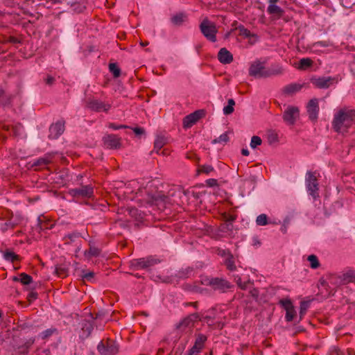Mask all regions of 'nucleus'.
Here are the masks:
<instances>
[{
	"label": "nucleus",
	"instance_id": "nucleus-54",
	"mask_svg": "<svg viewBox=\"0 0 355 355\" xmlns=\"http://www.w3.org/2000/svg\"><path fill=\"white\" fill-rule=\"evenodd\" d=\"M95 273L94 272H88L82 275L83 281L92 282L94 277Z\"/></svg>",
	"mask_w": 355,
	"mask_h": 355
},
{
	"label": "nucleus",
	"instance_id": "nucleus-47",
	"mask_svg": "<svg viewBox=\"0 0 355 355\" xmlns=\"http://www.w3.org/2000/svg\"><path fill=\"white\" fill-rule=\"evenodd\" d=\"M256 223L258 225L263 226L268 224V216L265 214H261L257 217Z\"/></svg>",
	"mask_w": 355,
	"mask_h": 355
},
{
	"label": "nucleus",
	"instance_id": "nucleus-21",
	"mask_svg": "<svg viewBox=\"0 0 355 355\" xmlns=\"http://www.w3.org/2000/svg\"><path fill=\"white\" fill-rule=\"evenodd\" d=\"M218 59L222 64H230L233 61V55L225 48H222L218 51Z\"/></svg>",
	"mask_w": 355,
	"mask_h": 355
},
{
	"label": "nucleus",
	"instance_id": "nucleus-60",
	"mask_svg": "<svg viewBox=\"0 0 355 355\" xmlns=\"http://www.w3.org/2000/svg\"><path fill=\"white\" fill-rule=\"evenodd\" d=\"M37 292H34V291H31L28 295V300L29 302H31L33 300H35L37 298Z\"/></svg>",
	"mask_w": 355,
	"mask_h": 355
},
{
	"label": "nucleus",
	"instance_id": "nucleus-22",
	"mask_svg": "<svg viewBox=\"0 0 355 355\" xmlns=\"http://www.w3.org/2000/svg\"><path fill=\"white\" fill-rule=\"evenodd\" d=\"M188 20L187 15L184 12H177L171 17V22L175 26H181Z\"/></svg>",
	"mask_w": 355,
	"mask_h": 355
},
{
	"label": "nucleus",
	"instance_id": "nucleus-43",
	"mask_svg": "<svg viewBox=\"0 0 355 355\" xmlns=\"http://www.w3.org/2000/svg\"><path fill=\"white\" fill-rule=\"evenodd\" d=\"M2 43L3 44L11 43V44H21L22 43V39L10 35V36H8V37H4V39L2 41Z\"/></svg>",
	"mask_w": 355,
	"mask_h": 355
},
{
	"label": "nucleus",
	"instance_id": "nucleus-6",
	"mask_svg": "<svg viewBox=\"0 0 355 355\" xmlns=\"http://www.w3.org/2000/svg\"><path fill=\"white\" fill-rule=\"evenodd\" d=\"M306 186L309 193L315 199L319 196L318 190L319 184L318 179L315 173L311 171H307L306 177Z\"/></svg>",
	"mask_w": 355,
	"mask_h": 355
},
{
	"label": "nucleus",
	"instance_id": "nucleus-20",
	"mask_svg": "<svg viewBox=\"0 0 355 355\" xmlns=\"http://www.w3.org/2000/svg\"><path fill=\"white\" fill-rule=\"evenodd\" d=\"M87 107L96 112H101L102 110L107 112L110 108L109 104H105L103 102L98 100H92L88 101Z\"/></svg>",
	"mask_w": 355,
	"mask_h": 355
},
{
	"label": "nucleus",
	"instance_id": "nucleus-5",
	"mask_svg": "<svg viewBox=\"0 0 355 355\" xmlns=\"http://www.w3.org/2000/svg\"><path fill=\"white\" fill-rule=\"evenodd\" d=\"M97 349L101 355H116L119 351V346L115 340L107 338L98 343Z\"/></svg>",
	"mask_w": 355,
	"mask_h": 355
},
{
	"label": "nucleus",
	"instance_id": "nucleus-40",
	"mask_svg": "<svg viewBox=\"0 0 355 355\" xmlns=\"http://www.w3.org/2000/svg\"><path fill=\"white\" fill-rule=\"evenodd\" d=\"M310 302L309 301H302L300 305V320L303 318L306 313L307 309L309 308Z\"/></svg>",
	"mask_w": 355,
	"mask_h": 355
},
{
	"label": "nucleus",
	"instance_id": "nucleus-38",
	"mask_svg": "<svg viewBox=\"0 0 355 355\" xmlns=\"http://www.w3.org/2000/svg\"><path fill=\"white\" fill-rule=\"evenodd\" d=\"M237 29L239 31V35L245 37V38H250L256 36L255 34L252 33L248 28H245L243 25H239Z\"/></svg>",
	"mask_w": 355,
	"mask_h": 355
},
{
	"label": "nucleus",
	"instance_id": "nucleus-23",
	"mask_svg": "<svg viewBox=\"0 0 355 355\" xmlns=\"http://www.w3.org/2000/svg\"><path fill=\"white\" fill-rule=\"evenodd\" d=\"M284 72V69L282 66L278 64H273L268 68H267L266 71V78L272 76H278L282 74Z\"/></svg>",
	"mask_w": 355,
	"mask_h": 355
},
{
	"label": "nucleus",
	"instance_id": "nucleus-61",
	"mask_svg": "<svg viewBox=\"0 0 355 355\" xmlns=\"http://www.w3.org/2000/svg\"><path fill=\"white\" fill-rule=\"evenodd\" d=\"M80 234L78 233H72L68 234L66 237H67L71 241H74L76 239L79 238Z\"/></svg>",
	"mask_w": 355,
	"mask_h": 355
},
{
	"label": "nucleus",
	"instance_id": "nucleus-42",
	"mask_svg": "<svg viewBox=\"0 0 355 355\" xmlns=\"http://www.w3.org/2000/svg\"><path fill=\"white\" fill-rule=\"evenodd\" d=\"M313 60L309 58H302L300 60L299 69H306L313 65Z\"/></svg>",
	"mask_w": 355,
	"mask_h": 355
},
{
	"label": "nucleus",
	"instance_id": "nucleus-49",
	"mask_svg": "<svg viewBox=\"0 0 355 355\" xmlns=\"http://www.w3.org/2000/svg\"><path fill=\"white\" fill-rule=\"evenodd\" d=\"M71 6L73 8V10L78 13L83 12L86 8L85 6L80 3V2H74L71 3Z\"/></svg>",
	"mask_w": 355,
	"mask_h": 355
},
{
	"label": "nucleus",
	"instance_id": "nucleus-18",
	"mask_svg": "<svg viewBox=\"0 0 355 355\" xmlns=\"http://www.w3.org/2000/svg\"><path fill=\"white\" fill-rule=\"evenodd\" d=\"M334 78L331 77L313 78L311 82L318 88H329L334 82Z\"/></svg>",
	"mask_w": 355,
	"mask_h": 355
},
{
	"label": "nucleus",
	"instance_id": "nucleus-1",
	"mask_svg": "<svg viewBox=\"0 0 355 355\" xmlns=\"http://www.w3.org/2000/svg\"><path fill=\"white\" fill-rule=\"evenodd\" d=\"M355 122V109H340L335 115L332 121V128L336 132H347Z\"/></svg>",
	"mask_w": 355,
	"mask_h": 355
},
{
	"label": "nucleus",
	"instance_id": "nucleus-46",
	"mask_svg": "<svg viewBox=\"0 0 355 355\" xmlns=\"http://www.w3.org/2000/svg\"><path fill=\"white\" fill-rule=\"evenodd\" d=\"M19 277L20 282L24 285H29L33 282V277L25 272L21 273Z\"/></svg>",
	"mask_w": 355,
	"mask_h": 355
},
{
	"label": "nucleus",
	"instance_id": "nucleus-16",
	"mask_svg": "<svg viewBox=\"0 0 355 355\" xmlns=\"http://www.w3.org/2000/svg\"><path fill=\"white\" fill-rule=\"evenodd\" d=\"M306 109L309 119L315 121L319 112L318 100L317 98L311 99L307 104Z\"/></svg>",
	"mask_w": 355,
	"mask_h": 355
},
{
	"label": "nucleus",
	"instance_id": "nucleus-25",
	"mask_svg": "<svg viewBox=\"0 0 355 355\" xmlns=\"http://www.w3.org/2000/svg\"><path fill=\"white\" fill-rule=\"evenodd\" d=\"M13 96L7 94L3 89H0V106H7L10 105L12 101Z\"/></svg>",
	"mask_w": 355,
	"mask_h": 355
},
{
	"label": "nucleus",
	"instance_id": "nucleus-58",
	"mask_svg": "<svg viewBox=\"0 0 355 355\" xmlns=\"http://www.w3.org/2000/svg\"><path fill=\"white\" fill-rule=\"evenodd\" d=\"M218 254L222 257H227L232 254L229 250H218Z\"/></svg>",
	"mask_w": 355,
	"mask_h": 355
},
{
	"label": "nucleus",
	"instance_id": "nucleus-51",
	"mask_svg": "<svg viewBox=\"0 0 355 355\" xmlns=\"http://www.w3.org/2000/svg\"><path fill=\"white\" fill-rule=\"evenodd\" d=\"M261 143H262V140H261V139L259 137H258V136H253L251 138L250 147L252 148H255L258 146H260L261 144Z\"/></svg>",
	"mask_w": 355,
	"mask_h": 355
},
{
	"label": "nucleus",
	"instance_id": "nucleus-26",
	"mask_svg": "<svg viewBox=\"0 0 355 355\" xmlns=\"http://www.w3.org/2000/svg\"><path fill=\"white\" fill-rule=\"evenodd\" d=\"M81 329L83 331V336L85 338H88L93 331V324L91 321L85 320L82 322Z\"/></svg>",
	"mask_w": 355,
	"mask_h": 355
},
{
	"label": "nucleus",
	"instance_id": "nucleus-24",
	"mask_svg": "<svg viewBox=\"0 0 355 355\" xmlns=\"http://www.w3.org/2000/svg\"><path fill=\"white\" fill-rule=\"evenodd\" d=\"M267 12L269 15L276 16L277 19L281 18L284 14V10L276 4L268 5Z\"/></svg>",
	"mask_w": 355,
	"mask_h": 355
},
{
	"label": "nucleus",
	"instance_id": "nucleus-62",
	"mask_svg": "<svg viewBox=\"0 0 355 355\" xmlns=\"http://www.w3.org/2000/svg\"><path fill=\"white\" fill-rule=\"evenodd\" d=\"M55 78L51 76H48L45 80L46 83L49 85H52L55 83Z\"/></svg>",
	"mask_w": 355,
	"mask_h": 355
},
{
	"label": "nucleus",
	"instance_id": "nucleus-19",
	"mask_svg": "<svg viewBox=\"0 0 355 355\" xmlns=\"http://www.w3.org/2000/svg\"><path fill=\"white\" fill-rule=\"evenodd\" d=\"M304 85L305 84L291 83L284 86L282 89V92L285 96H291L300 92Z\"/></svg>",
	"mask_w": 355,
	"mask_h": 355
},
{
	"label": "nucleus",
	"instance_id": "nucleus-17",
	"mask_svg": "<svg viewBox=\"0 0 355 355\" xmlns=\"http://www.w3.org/2000/svg\"><path fill=\"white\" fill-rule=\"evenodd\" d=\"M104 145L110 149H116L121 147V138L116 135H107L103 137Z\"/></svg>",
	"mask_w": 355,
	"mask_h": 355
},
{
	"label": "nucleus",
	"instance_id": "nucleus-30",
	"mask_svg": "<svg viewBox=\"0 0 355 355\" xmlns=\"http://www.w3.org/2000/svg\"><path fill=\"white\" fill-rule=\"evenodd\" d=\"M224 264L226 268L230 271H234L236 269L233 254L225 258L224 260Z\"/></svg>",
	"mask_w": 355,
	"mask_h": 355
},
{
	"label": "nucleus",
	"instance_id": "nucleus-12",
	"mask_svg": "<svg viewBox=\"0 0 355 355\" xmlns=\"http://www.w3.org/2000/svg\"><path fill=\"white\" fill-rule=\"evenodd\" d=\"M65 121L60 119L55 123H52L49 127V138L51 139H58L65 130Z\"/></svg>",
	"mask_w": 355,
	"mask_h": 355
},
{
	"label": "nucleus",
	"instance_id": "nucleus-48",
	"mask_svg": "<svg viewBox=\"0 0 355 355\" xmlns=\"http://www.w3.org/2000/svg\"><path fill=\"white\" fill-rule=\"evenodd\" d=\"M229 141V136L227 134V132L222 134L218 137L214 139L212 141L213 144H218V143H227Z\"/></svg>",
	"mask_w": 355,
	"mask_h": 355
},
{
	"label": "nucleus",
	"instance_id": "nucleus-15",
	"mask_svg": "<svg viewBox=\"0 0 355 355\" xmlns=\"http://www.w3.org/2000/svg\"><path fill=\"white\" fill-rule=\"evenodd\" d=\"M207 338L204 334H198L196 338L193 346L188 351L186 355H197L202 349Z\"/></svg>",
	"mask_w": 355,
	"mask_h": 355
},
{
	"label": "nucleus",
	"instance_id": "nucleus-4",
	"mask_svg": "<svg viewBox=\"0 0 355 355\" xmlns=\"http://www.w3.org/2000/svg\"><path fill=\"white\" fill-rule=\"evenodd\" d=\"M200 32L209 41L215 42L216 41V33L218 32L215 23L207 18H205L199 25Z\"/></svg>",
	"mask_w": 355,
	"mask_h": 355
},
{
	"label": "nucleus",
	"instance_id": "nucleus-29",
	"mask_svg": "<svg viewBox=\"0 0 355 355\" xmlns=\"http://www.w3.org/2000/svg\"><path fill=\"white\" fill-rule=\"evenodd\" d=\"M223 219L226 222L225 227L227 230H232V222L236 220V216L234 215H231L227 213H225L222 215Z\"/></svg>",
	"mask_w": 355,
	"mask_h": 355
},
{
	"label": "nucleus",
	"instance_id": "nucleus-2",
	"mask_svg": "<svg viewBox=\"0 0 355 355\" xmlns=\"http://www.w3.org/2000/svg\"><path fill=\"white\" fill-rule=\"evenodd\" d=\"M144 200L149 206H155L157 209L162 211L166 208L169 198L161 192H157L155 194L148 193Z\"/></svg>",
	"mask_w": 355,
	"mask_h": 355
},
{
	"label": "nucleus",
	"instance_id": "nucleus-63",
	"mask_svg": "<svg viewBox=\"0 0 355 355\" xmlns=\"http://www.w3.org/2000/svg\"><path fill=\"white\" fill-rule=\"evenodd\" d=\"M187 158L189 159H197L199 161V158L197 157V155L195 153H188L187 154Z\"/></svg>",
	"mask_w": 355,
	"mask_h": 355
},
{
	"label": "nucleus",
	"instance_id": "nucleus-9",
	"mask_svg": "<svg viewBox=\"0 0 355 355\" xmlns=\"http://www.w3.org/2000/svg\"><path fill=\"white\" fill-rule=\"evenodd\" d=\"M233 287L234 285L226 279L222 277H214L211 286V289L213 291H218L220 293H225Z\"/></svg>",
	"mask_w": 355,
	"mask_h": 355
},
{
	"label": "nucleus",
	"instance_id": "nucleus-27",
	"mask_svg": "<svg viewBox=\"0 0 355 355\" xmlns=\"http://www.w3.org/2000/svg\"><path fill=\"white\" fill-rule=\"evenodd\" d=\"M37 225L40 230L51 229L53 226L51 221L45 220L44 217L42 216L37 218Z\"/></svg>",
	"mask_w": 355,
	"mask_h": 355
},
{
	"label": "nucleus",
	"instance_id": "nucleus-3",
	"mask_svg": "<svg viewBox=\"0 0 355 355\" xmlns=\"http://www.w3.org/2000/svg\"><path fill=\"white\" fill-rule=\"evenodd\" d=\"M159 259H156L153 256L134 259L130 261V268L132 270L141 269L148 270L152 266L159 263Z\"/></svg>",
	"mask_w": 355,
	"mask_h": 355
},
{
	"label": "nucleus",
	"instance_id": "nucleus-44",
	"mask_svg": "<svg viewBox=\"0 0 355 355\" xmlns=\"http://www.w3.org/2000/svg\"><path fill=\"white\" fill-rule=\"evenodd\" d=\"M307 260L310 262L311 268L316 269L320 266L318 259L315 254L309 255L307 258Z\"/></svg>",
	"mask_w": 355,
	"mask_h": 355
},
{
	"label": "nucleus",
	"instance_id": "nucleus-45",
	"mask_svg": "<svg viewBox=\"0 0 355 355\" xmlns=\"http://www.w3.org/2000/svg\"><path fill=\"white\" fill-rule=\"evenodd\" d=\"M128 212L132 217H134L137 220H140L143 218V214L135 207L129 208Z\"/></svg>",
	"mask_w": 355,
	"mask_h": 355
},
{
	"label": "nucleus",
	"instance_id": "nucleus-56",
	"mask_svg": "<svg viewBox=\"0 0 355 355\" xmlns=\"http://www.w3.org/2000/svg\"><path fill=\"white\" fill-rule=\"evenodd\" d=\"M268 140L269 144H270L278 141L277 135L275 133H273V132L271 134H269L268 135Z\"/></svg>",
	"mask_w": 355,
	"mask_h": 355
},
{
	"label": "nucleus",
	"instance_id": "nucleus-32",
	"mask_svg": "<svg viewBox=\"0 0 355 355\" xmlns=\"http://www.w3.org/2000/svg\"><path fill=\"white\" fill-rule=\"evenodd\" d=\"M3 258L8 261L14 263L20 260V257L12 251L6 250L3 254Z\"/></svg>",
	"mask_w": 355,
	"mask_h": 355
},
{
	"label": "nucleus",
	"instance_id": "nucleus-39",
	"mask_svg": "<svg viewBox=\"0 0 355 355\" xmlns=\"http://www.w3.org/2000/svg\"><path fill=\"white\" fill-rule=\"evenodd\" d=\"M188 289L191 292L200 294H205L207 293V288H202L200 285H198L196 284L189 285Z\"/></svg>",
	"mask_w": 355,
	"mask_h": 355
},
{
	"label": "nucleus",
	"instance_id": "nucleus-33",
	"mask_svg": "<svg viewBox=\"0 0 355 355\" xmlns=\"http://www.w3.org/2000/svg\"><path fill=\"white\" fill-rule=\"evenodd\" d=\"M55 273L61 278L68 275V268L64 265H57L55 268Z\"/></svg>",
	"mask_w": 355,
	"mask_h": 355
},
{
	"label": "nucleus",
	"instance_id": "nucleus-57",
	"mask_svg": "<svg viewBox=\"0 0 355 355\" xmlns=\"http://www.w3.org/2000/svg\"><path fill=\"white\" fill-rule=\"evenodd\" d=\"M206 184L209 187H214L218 186V181L214 178L208 179L206 180Z\"/></svg>",
	"mask_w": 355,
	"mask_h": 355
},
{
	"label": "nucleus",
	"instance_id": "nucleus-36",
	"mask_svg": "<svg viewBox=\"0 0 355 355\" xmlns=\"http://www.w3.org/2000/svg\"><path fill=\"white\" fill-rule=\"evenodd\" d=\"M109 70L115 78H119L121 76V69L119 67L116 63H110Z\"/></svg>",
	"mask_w": 355,
	"mask_h": 355
},
{
	"label": "nucleus",
	"instance_id": "nucleus-59",
	"mask_svg": "<svg viewBox=\"0 0 355 355\" xmlns=\"http://www.w3.org/2000/svg\"><path fill=\"white\" fill-rule=\"evenodd\" d=\"M133 132L136 135H145V130L141 127H135L132 128Z\"/></svg>",
	"mask_w": 355,
	"mask_h": 355
},
{
	"label": "nucleus",
	"instance_id": "nucleus-11",
	"mask_svg": "<svg viewBox=\"0 0 355 355\" xmlns=\"http://www.w3.org/2000/svg\"><path fill=\"white\" fill-rule=\"evenodd\" d=\"M93 193V187L90 185H84L79 188L71 189L69 191V193L74 198H91Z\"/></svg>",
	"mask_w": 355,
	"mask_h": 355
},
{
	"label": "nucleus",
	"instance_id": "nucleus-53",
	"mask_svg": "<svg viewBox=\"0 0 355 355\" xmlns=\"http://www.w3.org/2000/svg\"><path fill=\"white\" fill-rule=\"evenodd\" d=\"M214 277H204L200 279V284L211 288Z\"/></svg>",
	"mask_w": 355,
	"mask_h": 355
},
{
	"label": "nucleus",
	"instance_id": "nucleus-35",
	"mask_svg": "<svg viewBox=\"0 0 355 355\" xmlns=\"http://www.w3.org/2000/svg\"><path fill=\"white\" fill-rule=\"evenodd\" d=\"M18 225V223L12 220V217L8 219L4 224L2 225L1 230L3 232H6L8 229H14Z\"/></svg>",
	"mask_w": 355,
	"mask_h": 355
},
{
	"label": "nucleus",
	"instance_id": "nucleus-8",
	"mask_svg": "<svg viewBox=\"0 0 355 355\" xmlns=\"http://www.w3.org/2000/svg\"><path fill=\"white\" fill-rule=\"evenodd\" d=\"M201 318L198 313H191L184 318L176 324V329L184 331L187 328L191 329L196 322L200 321Z\"/></svg>",
	"mask_w": 355,
	"mask_h": 355
},
{
	"label": "nucleus",
	"instance_id": "nucleus-13",
	"mask_svg": "<svg viewBox=\"0 0 355 355\" xmlns=\"http://www.w3.org/2000/svg\"><path fill=\"white\" fill-rule=\"evenodd\" d=\"M299 116V109L297 107L289 106L283 114L284 121L290 125L295 124Z\"/></svg>",
	"mask_w": 355,
	"mask_h": 355
},
{
	"label": "nucleus",
	"instance_id": "nucleus-41",
	"mask_svg": "<svg viewBox=\"0 0 355 355\" xmlns=\"http://www.w3.org/2000/svg\"><path fill=\"white\" fill-rule=\"evenodd\" d=\"M227 103H228L227 105L225 106L223 108V113L225 115L231 114L234 110V106L235 105L234 100L232 98H230L228 100Z\"/></svg>",
	"mask_w": 355,
	"mask_h": 355
},
{
	"label": "nucleus",
	"instance_id": "nucleus-31",
	"mask_svg": "<svg viewBox=\"0 0 355 355\" xmlns=\"http://www.w3.org/2000/svg\"><path fill=\"white\" fill-rule=\"evenodd\" d=\"M341 280L344 282V283L355 282V271L353 270H349L347 272L343 273L341 276Z\"/></svg>",
	"mask_w": 355,
	"mask_h": 355
},
{
	"label": "nucleus",
	"instance_id": "nucleus-50",
	"mask_svg": "<svg viewBox=\"0 0 355 355\" xmlns=\"http://www.w3.org/2000/svg\"><path fill=\"white\" fill-rule=\"evenodd\" d=\"M214 168L211 165H202L199 166L198 172L209 174L214 171Z\"/></svg>",
	"mask_w": 355,
	"mask_h": 355
},
{
	"label": "nucleus",
	"instance_id": "nucleus-37",
	"mask_svg": "<svg viewBox=\"0 0 355 355\" xmlns=\"http://www.w3.org/2000/svg\"><path fill=\"white\" fill-rule=\"evenodd\" d=\"M101 253V250L94 246H90L89 250H85V256L87 257H98Z\"/></svg>",
	"mask_w": 355,
	"mask_h": 355
},
{
	"label": "nucleus",
	"instance_id": "nucleus-64",
	"mask_svg": "<svg viewBox=\"0 0 355 355\" xmlns=\"http://www.w3.org/2000/svg\"><path fill=\"white\" fill-rule=\"evenodd\" d=\"M35 342V339H29L28 341H26L24 344V346L26 347V348L28 349V348L31 347V346Z\"/></svg>",
	"mask_w": 355,
	"mask_h": 355
},
{
	"label": "nucleus",
	"instance_id": "nucleus-7",
	"mask_svg": "<svg viewBox=\"0 0 355 355\" xmlns=\"http://www.w3.org/2000/svg\"><path fill=\"white\" fill-rule=\"evenodd\" d=\"M267 68L260 60L253 62L249 68V75L256 78H266Z\"/></svg>",
	"mask_w": 355,
	"mask_h": 355
},
{
	"label": "nucleus",
	"instance_id": "nucleus-55",
	"mask_svg": "<svg viewBox=\"0 0 355 355\" xmlns=\"http://www.w3.org/2000/svg\"><path fill=\"white\" fill-rule=\"evenodd\" d=\"M108 127L113 130L125 129L129 128L126 125H116L114 123H109Z\"/></svg>",
	"mask_w": 355,
	"mask_h": 355
},
{
	"label": "nucleus",
	"instance_id": "nucleus-34",
	"mask_svg": "<svg viewBox=\"0 0 355 355\" xmlns=\"http://www.w3.org/2000/svg\"><path fill=\"white\" fill-rule=\"evenodd\" d=\"M166 144L165 138L164 137H157L154 142V150L156 153H159V151Z\"/></svg>",
	"mask_w": 355,
	"mask_h": 355
},
{
	"label": "nucleus",
	"instance_id": "nucleus-14",
	"mask_svg": "<svg viewBox=\"0 0 355 355\" xmlns=\"http://www.w3.org/2000/svg\"><path fill=\"white\" fill-rule=\"evenodd\" d=\"M279 304L286 310V320L287 322H291L296 315V311L291 300L289 299L281 300L279 301Z\"/></svg>",
	"mask_w": 355,
	"mask_h": 355
},
{
	"label": "nucleus",
	"instance_id": "nucleus-52",
	"mask_svg": "<svg viewBox=\"0 0 355 355\" xmlns=\"http://www.w3.org/2000/svg\"><path fill=\"white\" fill-rule=\"evenodd\" d=\"M57 331L56 329L53 328V329H46L45 331H42L40 336L43 339V340H46V338H48L49 337H50L51 336L53 335V334L54 332H55Z\"/></svg>",
	"mask_w": 355,
	"mask_h": 355
},
{
	"label": "nucleus",
	"instance_id": "nucleus-28",
	"mask_svg": "<svg viewBox=\"0 0 355 355\" xmlns=\"http://www.w3.org/2000/svg\"><path fill=\"white\" fill-rule=\"evenodd\" d=\"M51 162V159L49 155H46L44 157H40L35 160L33 166L44 167Z\"/></svg>",
	"mask_w": 355,
	"mask_h": 355
},
{
	"label": "nucleus",
	"instance_id": "nucleus-10",
	"mask_svg": "<svg viewBox=\"0 0 355 355\" xmlns=\"http://www.w3.org/2000/svg\"><path fill=\"white\" fill-rule=\"evenodd\" d=\"M205 116L204 110H198L184 117L182 125L184 128H189L193 125L198 120Z\"/></svg>",
	"mask_w": 355,
	"mask_h": 355
}]
</instances>
